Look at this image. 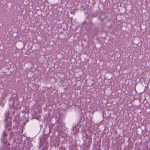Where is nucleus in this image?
Returning a JSON list of instances; mask_svg holds the SVG:
<instances>
[{
  "instance_id": "obj_2",
  "label": "nucleus",
  "mask_w": 150,
  "mask_h": 150,
  "mask_svg": "<svg viewBox=\"0 0 150 150\" xmlns=\"http://www.w3.org/2000/svg\"><path fill=\"white\" fill-rule=\"evenodd\" d=\"M7 133L4 132L3 134V136L4 137H7Z\"/></svg>"
},
{
  "instance_id": "obj_3",
  "label": "nucleus",
  "mask_w": 150,
  "mask_h": 150,
  "mask_svg": "<svg viewBox=\"0 0 150 150\" xmlns=\"http://www.w3.org/2000/svg\"><path fill=\"white\" fill-rule=\"evenodd\" d=\"M60 149H62V150H66V149L65 148H63V147H61V148H59Z\"/></svg>"
},
{
  "instance_id": "obj_1",
  "label": "nucleus",
  "mask_w": 150,
  "mask_h": 150,
  "mask_svg": "<svg viewBox=\"0 0 150 150\" xmlns=\"http://www.w3.org/2000/svg\"><path fill=\"white\" fill-rule=\"evenodd\" d=\"M87 139L88 140V145H90L91 144V143L92 142V138H90L89 139Z\"/></svg>"
}]
</instances>
